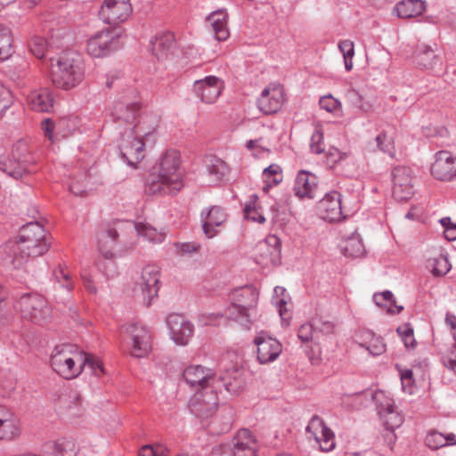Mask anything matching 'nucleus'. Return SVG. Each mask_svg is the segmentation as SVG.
Masks as SVG:
<instances>
[{
  "instance_id": "1",
  "label": "nucleus",
  "mask_w": 456,
  "mask_h": 456,
  "mask_svg": "<svg viewBox=\"0 0 456 456\" xmlns=\"http://www.w3.org/2000/svg\"><path fill=\"white\" fill-rule=\"evenodd\" d=\"M50 248L49 238L37 222L28 223L20 230L17 240L6 242L2 250L13 268H20L29 257L43 256Z\"/></svg>"
},
{
  "instance_id": "2",
  "label": "nucleus",
  "mask_w": 456,
  "mask_h": 456,
  "mask_svg": "<svg viewBox=\"0 0 456 456\" xmlns=\"http://www.w3.org/2000/svg\"><path fill=\"white\" fill-rule=\"evenodd\" d=\"M181 160L177 151H166L147 178L146 188L151 194H175L183 187Z\"/></svg>"
},
{
  "instance_id": "3",
  "label": "nucleus",
  "mask_w": 456,
  "mask_h": 456,
  "mask_svg": "<svg viewBox=\"0 0 456 456\" xmlns=\"http://www.w3.org/2000/svg\"><path fill=\"white\" fill-rule=\"evenodd\" d=\"M84 76L83 61L78 53L67 50L50 58V78L56 87L72 89L82 82Z\"/></svg>"
},
{
  "instance_id": "4",
  "label": "nucleus",
  "mask_w": 456,
  "mask_h": 456,
  "mask_svg": "<svg viewBox=\"0 0 456 456\" xmlns=\"http://www.w3.org/2000/svg\"><path fill=\"white\" fill-rule=\"evenodd\" d=\"M186 383L196 391L211 388V391L221 390L224 387L227 392L237 394L240 386L234 385L232 381H224L222 377L217 378L213 370L202 365H191L183 373Z\"/></svg>"
},
{
  "instance_id": "5",
  "label": "nucleus",
  "mask_w": 456,
  "mask_h": 456,
  "mask_svg": "<svg viewBox=\"0 0 456 456\" xmlns=\"http://www.w3.org/2000/svg\"><path fill=\"white\" fill-rule=\"evenodd\" d=\"M258 292L250 286L235 289L232 294V305L225 313L229 319L240 322L248 330L251 323L249 310L256 305Z\"/></svg>"
},
{
  "instance_id": "6",
  "label": "nucleus",
  "mask_w": 456,
  "mask_h": 456,
  "mask_svg": "<svg viewBox=\"0 0 456 456\" xmlns=\"http://www.w3.org/2000/svg\"><path fill=\"white\" fill-rule=\"evenodd\" d=\"M72 348L73 346L69 344L57 346L51 356L53 369L67 379H74L81 372V366L75 367V363L77 362V355L83 353H74Z\"/></svg>"
},
{
  "instance_id": "7",
  "label": "nucleus",
  "mask_w": 456,
  "mask_h": 456,
  "mask_svg": "<svg viewBox=\"0 0 456 456\" xmlns=\"http://www.w3.org/2000/svg\"><path fill=\"white\" fill-rule=\"evenodd\" d=\"M15 307L21 316L35 323H40L51 314V308L46 299L37 293H25L17 301Z\"/></svg>"
},
{
  "instance_id": "8",
  "label": "nucleus",
  "mask_w": 456,
  "mask_h": 456,
  "mask_svg": "<svg viewBox=\"0 0 456 456\" xmlns=\"http://www.w3.org/2000/svg\"><path fill=\"white\" fill-rule=\"evenodd\" d=\"M159 283V269L156 265H146L141 274L140 281L134 287V292L142 298L149 306L152 299L158 296Z\"/></svg>"
},
{
  "instance_id": "9",
  "label": "nucleus",
  "mask_w": 456,
  "mask_h": 456,
  "mask_svg": "<svg viewBox=\"0 0 456 456\" xmlns=\"http://www.w3.org/2000/svg\"><path fill=\"white\" fill-rule=\"evenodd\" d=\"M131 12L129 0H105L99 15L103 22L116 26L126 20Z\"/></svg>"
},
{
  "instance_id": "10",
  "label": "nucleus",
  "mask_w": 456,
  "mask_h": 456,
  "mask_svg": "<svg viewBox=\"0 0 456 456\" xmlns=\"http://www.w3.org/2000/svg\"><path fill=\"white\" fill-rule=\"evenodd\" d=\"M144 140L131 131L126 132L119 144L122 158L134 167L144 158Z\"/></svg>"
},
{
  "instance_id": "11",
  "label": "nucleus",
  "mask_w": 456,
  "mask_h": 456,
  "mask_svg": "<svg viewBox=\"0 0 456 456\" xmlns=\"http://www.w3.org/2000/svg\"><path fill=\"white\" fill-rule=\"evenodd\" d=\"M392 175V194L398 201H404L413 195V185L411 169L404 166L394 167Z\"/></svg>"
},
{
  "instance_id": "12",
  "label": "nucleus",
  "mask_w": 456,
  "mask_h": 456,
  "mask_svg": "<svg viewBox=\"0 0 456 456\" xmlns=\"http://www.w3.org/2000/svg\"><path fill=\"white\" fill-rule=\"evenodd\" d=\"M373 400L386 428L395 429L403 424V417L395 410L393 400L386 398L383 392H376Z\"/></svg>"
},
{
  "instance_id": "13",
  "label": "nucleus",
  "mask_w": 456,
  "mask_h": 456,
  "mask_svg": "<svg viewBox=\"0 0 456 456\" xmlns=\"http://www.w3.org/2000/svg\"><path fill=\"white\" fill-rule=\"evenodd\" d=\"M254 343L257 346L256 357L261 364L273 362L282 352V345L264 332H260L255 338Z\"/></svg>"
},
{
  "instance_id": "14",
  "label": "nucleus",
  "mask_w": 456,
  "mask_h": 456,
  "mask_svg": "<svg viewBox=\"0 0 456 456\" xmlns=\"http://www.w3.org/2000/svg\"><path fill=\"white\" fill-rule=\"evenodd\" d=\"M432 175L441 181H451L456 177V156L450 151H440L431 167Z\"/></svg>"
},
{
  "instance_id": "15",
  "label": "nucleus",
  "mask_w": 456,
  "mask_h": 456,
  "mask_svg": "<svg viewBox=\"0 0 456 456\" xmlns=\"http://www.w3.org/2000/svg\"><path fill=\"white\" fill-rule=\"evenodd\" d=\"M283 88L280 85H271L265 88L257 100L258 109L265 114L279 111L284 102Z\"/></svg>"
},
{
  "instance_id": "16",
  "label": "nucleus",
  "mask_w": 456,
  "mask_h": 456,
  "mask_svg": "<svg viewBox=\"0 0 456 456\" xmlns=\"http://www.w3.org/2000/svg\"><path fill=\"white\" fill-rule=\"evenodd\" d=\"M281 251V240L276 235H269L265 241H261L256 245V257L261 265H276L280 261Z\"/></svg>"
},
{
  "instance_id": "17",
  "label": "nucleus",
  "mask_w": 456,
  "mask_h": 456,
  "mask_svg": "<svg viewBox=\"0 0 456 456\" xmlns=\"http://www.w3.org/2000/svg\"><path fill=\"white\" fill-rule=\"evenodd\" d=\"M126 331L129 333L133 342L132 354L138 358L147 355L151 349L149 330L143 326L139 327L136 323H133L126 327Z\"/></svg>"
},
{
  "instance_id": "18",
  "label": "nucleus",
  "mask_w": 456,
  "mask_h": 456,
  "mask_svg": "<svg viewBox=\"0 0 456 456\" xmlns=\"http://www.w3.org/2000/svg\"><path fill=\"white\" fill-rule=\"evenodd\" d=\"M318 212L325 221H340L343 218L341 195L337 191L327 193L318 203Z\"/></svg>"
},
{
  "instance_id": "19",
  "label": "nucleus",
  "mask_w": 456,
  "mask_h": 456,
  "mask_svg": "<svg viewBox=\"0 0 456 456\" xmlns=\"http://www.w3.org/2000/svg\"><path fill=\"white\" fill-rule=\"evenodd\" d=\"M306 432L313 433L322 452H330L335 447L333 432L325 426L323 420L318 416H314L311 419L306 427Z\"/></svg>"
},
{
  "instance_id": "20",
  "label": "nucleus",
  "mask_w": 456,
  "mask_h": 456,
  "mask_svg": "<svg viewBox=\"0 0 456 456\" xmlns=\"http://www.w3.org/2000/svg\"><path fill=\"white\" fill-rule=\"evenodd\" d=\"M223 89L222 81L215 77L208 76L194 83L193 90L200 100L206 103H213L219 97Z\"/></svg>"
},
{
  "instance_id": "21",
  "label": "nucleus",
  "mask_w": 456,
  "mask_h": 456,
  "mask_svg": "<svg viewBox=\"0 0 456 456\" xmlns=\"http://www.w3.org/2000/svg\"><path fill=\"white\" fill-rule=\"evenodd\" d=\"M40 452L45 456H76L77 447L73 439L61 437L44 443Z\"/></svg>"
},
{
  "instance_id": "22",
  "label": "nucleus",
  "mask_w": 456,
  "mask_h": 456,
  "mask_svg": "<svg viewBox=\"0 0 456 456\" xmlns=\"http://www.w3.org/2000/svg\"><path fill=\"white\" fill-rule=\"evenodd\" d=\"M87 53L96 58L103 57L114 50L113 37L109 29L102 30L87 41Z\"/></svg>"
},
{
  "instance_id": "23",
  "label": "nucleus",
  "mask_w": 456,
  "mask_h": 456,
  "mask_svg": "<svg viewBox=\"0 0 456 456\" xmlns=\"http://www.w3.org/2000/svg\"><path fill=\"white\" fill-rule=\"evenodd\" d=\"M173 340L180 346L187 345L192 336V325L186 322L182 316L171 314L167 319Z\"/></svg>"
},
{
  "instance_id": "24",
  "label": "nucleus",
  "mask_w": 456,
  "mask_h": 456,
  "mask_svg": "<svg viewBox=\"0 0 456 456\" xmlns=\"http://www.w3.org/2000/svg\"><path fill=\"white\" fill-rule=\"evenodd\" d=\"M19 435L18 420L8 408L0 404V441H10Z\"/></svg>"
},
{
  "instance_id": "25",
  "label": "nucleus",
  "mask_w": 456,
  "mask_h": 456,
  "mask_svg": "<svg viewBox=\"0 0 456 456\" xmlns=\"http://www.w3.org/2000/svg\"><path fill=\"white\" fill-rule=\"evenodd\" d=\"M293 190L299 198L307 197L313 199L316 197V176L309 172L300 171L297 175Z\"/></svg>"
},
{
  "instance_id": "26",
  "label": "nucleus",
  "mask_w": 456,
  "mask_h": 456,
  "mask_svg": "<svg viewBox=\"0 0 456 456\" xmlns=\"http://www.w3.org/2000/svg\"><path fill=\"white\" fill-rule=\"evenodd\" d=\"M159 123V116L153 112H145L139 117L137 123L130 131L142 140H147L156 132Z\"/></svg>"
},
{
  "instance_id": "27",
  "label": "nucleus",
  "mask_w": 456,
  "mask_h": 456,
  "mask_svg": "<svg viewBox=\"0 0 456 456\" xmlns=\"http://www.w3.org/2000/svg\"><path fill=\"white\" fill-rule=\"evenodd\" d=\"M256 441L248 429H241L233 438L235 456H256Z\"/></svg>"
},
{
  "instance_id": "28",
  "label": "nucleus",
  "mask_w": 456,
  "mask_h": 456,
  "mask_svg": "<svg viewBox=\"0 0 456 456\" xmlns=\"http://www.w3.org/2000/svg\"><path fill=\"white\" fill-rule=\"evenodd\" d=\"M226 221V214L221 207L213 206L205 216H202V227L208 238H213L216 234L215 227L220 226Z\"/></svg>"
},
{
  "instance_id": "29",
  "label": "nucleus",
  "mask_w": 456,
  "mask_h": 456,
  "mask_svg": "<svg viewBox=\"0 0 456 456\" xmlns=\"http://www.w3.org/2000/svg\"><path fill=\"white\" fill-rule=\"evenodd\" d=\"M175 45V36L167 32L156 35L151 40L150 50L158 59H163L168 55V53Z\"/></svg>"
},
{
  "instance_id": "30",
  "label": "nucleus",
  "mask_w": 456,
  "mask_h": 456,
  "mask_svg": "<svg viewBox=\"0 0 456 456\" xmlns=\"http://www.w3.org/2000/svg\"><path fill=\"white\" fill-rule=\"evenodd\" d=\"M360 346L365 348L372 355H380L386 351V345L380 337H376L370 330H361L356 334Z\"/></svg>"
},
{
  "instance_id": "31",
  "label": "nucleus",
  "mask_w": 456,
  "mask_h": 456,
  "mask_svg": "<svg viewBox=\"0 0 456 456\" xmlns=\"http://www.w3.org/2000/svg\"><path fill=\"white\" fill-rule=\"evenodd\" d=\"M217 398L212 395L208 401H206L201 396L197 395L190 403V411L200 419H207L210 418L216 408Z\"/></svg>"
},
{
  "instance_id": "32",
  "label": "nucleus",
  "mask_w": 456,
  "mask_h": 456,
  "mask_svg": "<svg viewBox=\"0 0 456 456\" xmlns=\"http://www.w3.org/2000/svg\"><path fill=\"white\" fill-rule=\"evenodd\" d=\"M426 10L425 2L421 0H403L394 8V12L402 19H410L421 15Z\"/></svg>"
},
{
  "instance_id": "33",
  "label": "nucleus",
  "mask_w": 456,
  "mask_h": 456,
  "mask_svg": "<svg viewBox=\"0 0 456 456\" xmlns=\"http://www.w3.org/2000/svg\"><path fill=\"white\" fill-rule=\"evenodd\" d=\"M227 17V13L224 10L215 11L208 17V20L209 21L215 33V37L218 41H224L229 36Z\"/></svg>"
},
{
  "instance_id": "34",
  "label": "nucleus",
  "mask_w": 456,
  "mask_h": 456,
  "mask_svg": "<svg viewBox=\"0 0 456 456\" xmlns=\"http://www.w3.org/2000/svg\"><path fill=\"white\" fill-rule=\"evenodd\" d=\"M53 97L45 89L31 92L28 96L30 108L38 112L49 111L53 107Z\"/></svg>"
},
{
  "instance_id": "35",
  "label": "nucleus",
  "mask_w": 456,
  "mask_h": 456,
  "mask_svg": "<svg viewBox=\"0 0 456 456\" xmlns=\"http://www.w3.org/2000/svg\"><path fill=\"white\" fill-rule=\"evenodd\" d=\"M118 233L115 228H108L98 235V248L106 258L113 256V248L116 245Z\"/></svg>"
},
{
  "instance_id": "36",
  "label": "nucleus",
  "mask_w": 456,
  "mask_h": 456,
  "mask_svg": "<svg viewBox=\"0 0 456 456\" xmlns=\"http://www.w3.org/2000/svg\"><path fill=\"white\" fill-rule=\"evenodd\" d=\"M414 58L418 66L428 69H433L439 62L435 51L425 44L418 45Z\"/></svg>"
},
{
  "instance_id": "37",
  "label": "nucleus",
  "mask_w": 456,
  "mask_h": 456,
  "mask_svg": "<svg viewBox=\"0 0 456 456\" xmlns=\"http://www.w3.org/2000/svg\"><path fill=\"white\" fill-rule=\"evenodd\" d=\"M0 170L14 179L22 178L33 172L29 167H26L24 163L20 164L12 157L0 159Z\"/></svg>"
},
{
  "instance_id": "38",
  "label": "nucleus",
  "mask_w": 456,
  "mask_h": 456,
  "mask_svg": "<svg viewBox=\"0 0 456 456\" xmlns=\"http://www.w3.org/2000/svg\"><path fill=\"white\" fill-rule=\"evenodd\" d=\"M343 254L350 257H359L364 255L365 247L360 235L355 232L346 237L342 246Z\"/></svg>"
},
{
  "instance_id": "39",
  "label": "nucleus",
  "mask_w": 456,
  "mask_h": 456,
  "mask_svg": "<svg viewBox=\"0 0 456 456\" xmlns=\"http://www.w3.org/2000/svg\"><path fill=\"white\" fill-rule=\"evenodd\" d=\"M139 110L140 104L137 102H118L114 107L113 114L117 119L124 120L126 123H130L135 119Z\"/></svg>"
},
{
  "instance_id": "40",
  "label": "nucleus",
  "mask_w": 456,
  "mask_h": 456,
  "mask_svg": "<svg viewBox=\"0 0 456 456\" xmlns=\"http://www.w3.org/2000/svg\"><path fill=\"white\" fill-rule=\"evenodd\" d=\"M427 267L433 275L440 277L445 275L450 271L452 265L446 256L439 254L427 260Z\"/></svg>"
},
{
  "instance_id": "41",
  "label": "nucleus",
  "mask_w": 456,
  "mask_h": 456,
  "mask_svg": "<svg viewBox=\"0 0 456 456\" xmlns=\"http://www.w3.org/2000/svg\"><path fill=\"white\" fill-rule=\"evenodd\" d=\"M377 305L387 309L390 314H399L403 311L402 305H397L394 298V295L389 290H385L381 293H377L373 297Z\"/></svg>"
},
{
  "instance_id": "42",
  "label": "nucleus",
  "mask_w": 456,
  "mask_h": 456,
  "mask_svg": "<svg viewBox=\"0 0 456 456\" xmlns=\"http://www.w3.org/2000/svg\"><path fill=\"white\" fill-rule=\"evenodd\" d=\"M12 36L8 27L0 24V61H5L12 54Z\"/></svg>"
},
{
  "instance_id": "43",
  "label": "nucleus",
  "mask_w": 456,
  "mask_h": 456,
  "mask_svg": "<svg viewBox=\"0 0 456 456\" xmlns=\"http://www.w3.org/2000/svg\"><path fill=\"white\" fill-rule=\"evenodd\" d=\"M12 158L18 160L20 164H25L26 167H29L33 162L27 143L24 141H18L12 150Z\"/></svg>"
},
{
  "instance_id": "44",
  "label": "nucleus",
  "mask_w": 456,
  "mask_h": 456,
  "mask_svg": "<svg viewBox=\"0 0 456 456\" xmlns=\"http://www.w3.org/2000/svg\"><path fill=\"white\" fill-rule=\"evenodd\" d=\"M77 362L80 364L81 370L85 366H88L94 376L101 377L104 374L102 362L99 359L88 354H77Z\"/></svg>"
},
{
  "instance_id": "45",
  "label": "nucleus",
  "mask_w": 456,
  "mask_h": 456,
  "mask_svg": "<svg viewBox=\"0 0 456 456\" xmlns=\"http://www.w3.org/2000/svg\"><path fill=\"white\" fill-rule=\"evenodd\" d=\"M208 170L216 180H221L228 173L229 167L223 159L210 156L208 159Z\"/></svg>"
},
{
  "instance_id": "46",
  "label": "nucleus",
  "mask_w": 456,
  "mask_h": 456,
  "mask_svg": "<svg viewBox=\"0 0 456 456\" xmlns=\"http://www.w3.org/2000/svg\"><path fill=\"white\" fill-rule=\"evenodd\" d=\"M263 175L265 177L267 184L264 187L265 191H268V188L273 185H277L282 181L281 168L277 164H272L265 167L263 172Z\"/></svg>"
},
{
  "instance_id": "47",
  "label": "nucleus",
  "mask_w": 456,
  "mask_h": 456,
  "mask_svg": "<svg viewBox=\"0 0 456 456\" xmlns=\"http://www.w3.org/2000/svg\"><path fill=\"white\" fill-rule=\"evenodd\" d=\"M257 200L258 197L256 194L251 195L249 201L245 205L244 213L247 219L263 224L265 223V218L256 208Z\"/></svg>"
},
{
  "instance_id": "48",
  "label": "nucleus",
  "mask_w": 456,
  "mask_h": 456,
  "mask_svg": "<svg viewBox=\"0 0 456 456\" xmlns=\"http://www.w3.org/2000/svg\"><path fill=\"white\" fill-rule=\"evenodd\" d=\"M86 170L80 171L77 175H74L69 184L70 191L77 196H83L86 192Z\"/></svg>"
},
{
  "instance_id": "49",
  "label": "nucleus",
  "mask_w": 456,
  "mask_h": 456,
  "mask_svg": "<svg viewBox=\"0 0 456 456\" xmlns=\"http://www.w3.org/2000/svg\"><path fill=\"white\" fill-rule=\"evenodd\" d=\"M346 98L353 107L364 112H368L371 108V105L369 102H363L362 96L355 89H348L346 93Z\"/></svg>"
},
{
  "instance_id": "50",
  "label": "nucleus",
  "mask_w": 456,
  "mask_h": 456,
  "mask_svg": "<svg viewBox=\"0 0 456 456\" xmlns=\"http://www.w3.org/2000/svg\"><path fill=\"white\" fill-rule=\"evenodd\" d=\"M396 332L401 337L406 348H414L417 342L413 336V329L409 324H404L397 328Z\"/></svg>"
},
{
  "instance_id": "51",
  "label": "nucleus",
  "mask_w": 456,
  "mask_h": 456,
  "mask_svg": "<svg viewBox=\"0 0 456 456\" xmlns=\"http://www.w3.org/2000/svg\"><path fill=\"white\" fill-rule=\"evenodd\" d=\"M69 122V119H61L57 124H54L52 119L46 118L42 122V129L44 130L45 135L50 140H53V131L57 130L58 132H61Z\"/></svg>"
},
{
  "instance_id": "52",
  "label": "nucleus",
  "mask_w": 456,
  "mask_h": 456,
  "mask_svg": "<svg viewBox=\"0 0 456 456\" xmlns=\"http://www.w3.org/2000/svg\"><path fill=\"white\" fill-rule=\"evenodd\" d=\"M135 229L140 236H142L151 241L160 240L161 234L158 233L157 230L150 225L138 223L135 224Z\"/></svg>"
},
{
  "instance_id": "53",
  "label": "nucleus",
  "mask_w": 456,
  "mask_h": 456,
  "mask_svg": "<svg viewBox=\"0 0 456 456\" xmlns=\"http://www.w3.org/2000/svg\"><path fill=\"white\" fill-rule=\"evenodd\" d=\"M46 47V41L41 37H35L29 44L31 53L38 59L45 57Z\"/></svg>"
},
{
  "instance_id": "54",
  "label": "nucleus",
  "mask_w": 456,
  "mask_h": 456,
  "mask_svg": "<svg viewBox=\"0 0 456 456\" xmlns=\"http://www.w3.org/2000/svg\"><path fill=\"white\" fill-rule=\"evenodd\" d=\"M376 142L378 148L389 154L391 157H394L395 146L392 138L388 137L387 133L382 132L376 137Z\"/></svg>"
},
{
  "instance_id": "55",
  "label": "nucleus",
  "mask_w": 456,
  "mask_h": 456,
  "mask_svg": "<svg viewBox=\"0 0 456 456\" xmlns=\"http://www.w3.org/2000/svg\"><path fill=\"white\" fill-rule=\"evenodd\" d=\"M425 442L433 450L445 446L444 435L436 431L428 433Z\"/></svg>"
},
{
  "instance_id": "56",
  "label": "nucleus",
  "mask_w": 456,
  "mask_h": 456,
  "mask_svg": "<svg viewBox=\"0 0 456 456\" xmlns=\"http://www.w3.org/2000/svg\"><path fill=\"white\" fill-rule=\"evenodd\" d=\"M320 107L328 112H334L340 108V102L334 98L331 94L321 97L319 101Z\"/></svg>"
},
{
  "instance_id": "57",
  "label": "nucleus",
  "mask_w": 456,
  "mask_h": 456,
  "mask_svg": "<svg viewBox=\"0 0 456 456\" xmlns=\"http://www.w3.org/2000/svg\"><path fill=\"white\" fill-rule=\"evenodd\" d=\"M53 276L55 280L61 283L63 288H66L68 290H71L73 286L71 281H69V273L66 269L62 266H59L53 271Z\"/></svg>"
},
{
  "instance_id": "58",
  "label": "nucleus",
  "mask_w": 456,
  "mask_h": 456,
  "mask_svg": "<svg viewBox=\"0 0 456 456\" xmlns=\"http://www.w3.org/2000/svg\"><path fill=\"white\" fill-rule=\"evenodd\" d=\"M311 151L314 153L320 154L324 151L323 134L319 129H316L311 137Z\"/></svg>"
},
{
  "instance_id": "59",
  "label": "nucleus",
  "mask_w": 456,
  "mask_h": 456,
  "mask_svg": "<svg viewBox=\"0 0 456 456\" xmlns=\"http://www.w3.org/2000/svg\"><path fill=\"white\" fill-rule=\"evenodd\" d=\"M314 330V322L312 323H304L298 329L297 337L303 343L310 342Z\"/></svg>"
},
{
  "instance_id": "60",
  "label": "nucleus",
  "mask_w": 456,
  "mask_h": 456,
  "mask_svg": "<svg viewBox=\"0 0 456 456\" xmlns=\"http://www.w3.org/2000/svg\"><path fill=\"white\" fill-rule=\"evenodd\" d=\"M338 48L343 53L344 59H346V57H354V45L353 41L348 39L342 40L338 43Z\"/></svg>"
},
{
  "instance_id": "61",
  "label": "nucleus",
  "mask_w": 456,
  "mask_h": 456,
  "mask_svg": "<svg viewBox=\"0 0 456 456\" xmlns=\"http://www.w3.org/2000/svg\"><path fill=\"white\" fill-rule=\"evenodd\" d=\"M315 330H319L325 334H330L333 332L334 324L329 321H322V319H314L313 320Z\"/></svg>"
},
{
  "instance_id": "62",
  "label": "nucleus",
  "mask_w": 456,
  "mask_h": 456,
  "mask_svg": "<svg viewBox=\"0 0 456 456\" xmlns=\"http://www.w3.org/2000/svg\"><path fill=\"white\" fill-rule=\"evenodd\" d=\"M9 95L10 92L0 82V109L2 110H4L9 107V101L7 100Z\"/></svg>"
},
{
  "instance_id": "63",
  "label": "nucleus",
  "mask_w": 456,
  "mask_h": 456,
  "mask_svg": "<svg viewBox=\"0 0 456 456\" xmlns=\"http://www.w3.org/2000/svg\"><path fill=\"white\" fill-rule=\"evenodd\" d=\"M382 436L387 444L392 449L396 441L395 429L386 428L385 433Z\"/></svg>"
},
{
  "instance_id": "64",
  "label": "nucleus",
  "mask_w": 456,
  "mask_h": 456,
  "mask_svg": "<svg viewBox=\"0 0 456 456\" xmlns=\"http://www.w3.org/2000/svg\"><path fill=\"white\" fill-rule=\"evenodd\" d=\"M139 456H156L154 446L143 445L139 451Z\"/></svg>"
}]
</instances>
